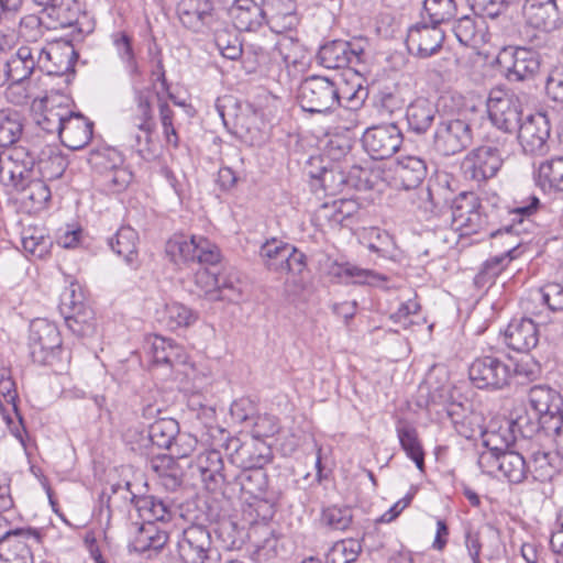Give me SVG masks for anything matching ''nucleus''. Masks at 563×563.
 I'll list each match as a JSON object with an SVG mask.
<instances>
[{
    "mask_svg": "<svg viewBox=\"0 0 563 563\" xmlns=\"http://www.w3.org/2000/svg\"><path fill=\"white\" fill-rule=\"evenodd\" d=\"M319 157H312L309 161L310 168L307 175L310 177V186L314 192L322 190L327 196H335L345 188L356 187L352 172L346 175L339 166H320L313 168L314 163H320Z\"/></svg>",
    "mask_w": 563,
    "mask_h": 563,
    "instance_id": "f3484780",
    "label": "nucleus"
},
{
    "mask_svg": "<svg viewBox=\"0 0 563 563\" xmlns=\"http://www.w3.org/2000/svg\"><path fill=\"white\" fill-rule=\"evenodd\" d=\"M452 229L460 236H467L488 230L487 216L482 211V205L473 192H461L452 201Z\"/></svg>",
    "mask_w": 563,
    "mask_h": 563,
    "instance_id": "0eeeda50",
    "label": "nucleus"
},
{
    "mask_svg": "<svg viewBox=\"0 0 563 563\" xmlns=\"http://www.w3.org/2000/svg\"><path fill=\"white\" fill-rule=\"evenodd\" d=\"M40 542V533L31 528L9 530L0 537V553L9 552L7 560H24L30 555L32 544Z\"/></svg>",
    "mask_w": 563,
    "mask_h": 563,
    "instance_id": "bb28decb",
    "label": "nucleus"
},
{
    "mask_svg": "<svg viewBox=\"0 0 563 563\" xmlns=\"http://www.w3.org/2000/svg\"><path fill=\"white\" fill-rule=\"evenodd\" d=\"M452 31L457 41L470 47H478L484 41L482 27L477 24L475 18L464 15L456 20L453 24Z\"/></svg>",
    "mask_w": 563,
    "mask_h": 563,
    "instance_id": "8fccbe9b",
    "label": "nucleus"
},
{
    "mask_svg": "<svg viewBox=\"0 0 563 563\" xmlns=\"http://www.w3.org/2000/svg\"><path fill=\"white\" fill-rule=\"evenodd\" d=\"M168 534L161 530L154 522H144L136 528V531L129 543V550L136 553H157L167 543Z\"/></svg>",
    "mask_w": 563,
    "mask_h": 563,
    "instance_id": "c85d7f7f",
    "label": "nucleus"
},
{
    "mask_svg": "<svg viewBox=\"0 0 563 563\" xmlns=\"http://www.w3.org/2000/svg\"><path fill=\"white\" fill-rule=\"evenodd\" d=\"M437 113V106L431 100L419 97L408 104L406 119L412 132L423 134L433 124Z\"/></svg>",
    "mask_w": 563,
    "mask_h": 563,
    "instance_id": "f704fd0d",
    "label": "nucleus"
},
{
    "mask_svg": "<svg viewBox=\"0 0 563 563\" xmlns=\"http://www.w3.org/2000/svg\"><path fill=\"white\" fill-rule=\"evenodd\" d=\"M218 280L219 285L212 300H224L232 303H238L242 300V283L235 274L231 272L219 273Z\"/></svg>",
    "mask_w": 563,
    "mask_h": 563,
    "instance_id": "864d4df0",
    "label": "nucleus"
},
{
    "mask_svg": "<svg viewBox=\"0 0 563 563\" xmlns=\"http://www.w3.org/2000/svg\"><path fill=\"white\" fill-rule=\"evenodd\" d=\"M450 192L439 181H430L419 192V208L424 212L437 213L450 202Z\"/></svg>",
    "mask_w": 563,
    "mask_h": 563,
    "instance_id": "de8ad7c7",
    "label": "nucleus"
},
{
    "mask_svg": "<svg viewBox=\"0 0 563 563\" xmlns=\"http://www.w3.org/2000/svg\"><path fill=\"white\" fill-rule=\"evenodd\" d=\"M265 21L275 33H284L298 24L295 0H265Z\"/></svg>",
    "mask_w": 563,
    "mask_h": 563,
    "instance_id": "b1692460",
    "label": "nucleus"
},
{
    "mask_svg": "<svg viewBox=\"0 0 563 563\" xmlns=\"http://www.w3.org/2000/svg\"><path fill=\"white\" fill-rule=\"evenodd\" d=\"M243 495L257 499L273 508L278 500L275 492L268 490V478L264 466L241 471L235 477Z\"/></svg>",
    "mask_w": 563,
    "mask_h": 563,
    "instance_id": "4be33fe9",
    "label": "nucleus"
},
{
    "mask_svg": "<svg viewBox=\"0 0 563 563\" xmlns=\"http://www.w3.org/2000/svg\"><path fill=\"white\" fill-rule=\"evenodd\" d=\"M38 5L43 7L42 14L45 15L51 23L46 27H76L78 33H90L92 27L88 25L84 27L80 18L86 19L82 14L80 3L77 0H35Z\"/></svg>",
    "mask_w": 563,
    "mask_h": 563,
    "instance_id": "dca6fc26",
    "label": "nucleus"
},
{
    "mask_svg": "<svg viewBox=\"0 0 563 563\" xmlns=\"http://www.w3.org/2000/svg\"><path fill=\"white\" fill-rule=\"evenodd\" d=\"M225 452L232 464L242 471L265 466L271 460V448L256 438H230L224 444Z\"/></svg>",
    "mask_w": 563,
    "mask_h": 563,
    "instance_id": "f8f14e48",
    "label": "nucleus"
},
{
    "mask_svg": "<svg viewBox=\"0 0 563 563\" xmlns=\"http://www.w3.org/2000/svg\"><path fill=\"white\" fill-rule=\"evenodd\" d=\"M31 173L32 170L26 169L25 165H15V163L0 155V181L4 186H11L18 190L24 189Z\"/></svg>",
    "mask_w": 563,
    "mask_h": 563,
    "instance_id": "6e6d98bb",
    "label": "nucleus"
},
{
    "mask_svg": "<svg viewBox=\"0 0 563 563\" xmlns=\"http://www.w3.org/2000/svg\"><path fill=\"white\" fill-rule=\"evenodd\" d=\"M457 5L455 0H424L423 12L428 15L430 23L440 26L456 14Z\"/></svg>",
    "mask_w": 563,
    "mask_h": 563,
    "instance_id": "13d9d810",
    "label": "nucleus"
},
{
    "mask_svg": "<svg viewBox=\"0 0 563 563\" xmlns=\"http://www.w3.org/2000/svg\"><path fill=\"white\" fill-rule=\"evenodd\" d=\"M521 243L522 242H518L516 244L509 243V249L507 251L485 261L479 273L475 277L476 283L481 285L493 283L512 260L520 256Z\"/></svg>",
    "mask_w": 563,
    "mask_h": 563,
    "instance_id": "58836bf2",
    "label": "nucleus"
},
{
    "mask_svg": "<svg viewBox=\"0 0 563 563\" xmlns=\"http://www.w3.org/2000/svg\"><path fill=\"white\" fill-rule=\"evenodd\" d=\"M197 320V313L179 302L165 306L163 321L170 330L189 327Z\"/></svg>",
    "mask_w": 563,
    "mask_h": 563,
    "instance_id": "4d7b16f0",
    "label": "nucleus"
},
{
    "mask_svg": "<svg viewBox=\"0 0 563 563\" xmlns=\"http://www.w3.org/2000/svg\"><path fill=\"white\" fill-rule=\"evenodd\" d=\"M297 98L303 111L328 113L340 103V87L327 77L310 76L301 81Z\"/></svg>",
    "mask_w": 563,
    "mask_h": 563,
    "instance_id": "39448f33",
    "label": "nucleus"
},
{
    "mask_svg": "<svg viewBox=\"0 0 563 563\" xmlns=\"http://www.w3.org/2000/svg\"><path fill=\"white\" fill-rule=\"evenodd\" d=\"M405 104L406 99L397 87L384 89L377 95L376 107L382 115L391 117L395 113H400Z\"/></svg>",
    "mask_w": 563,
    "mask_h": 563,
    "instance_id": "052dcab7",
    "label": "nucleus"
},
{
    "mask_svg": "<svg viewBox=\"0 0 563 563\" xmlns=\"http://www.w3.org/2000/svg\"><path fill=\"white\" fill-rule=\"evenodd\" d=\"M42 103L43 110L37 124L46 133L59 136L71 111L67 107L54 106L47 97L42 99Z\"/></svg>",
    "mask_w": 563,
    "mask_h": 563,
    "instance_id": "79ce46f5",
    "label": "nucleus"
},
{
    "mask_svg": "<svg viewBox=\"0 0 563 563\" xmlns=\"http://www.w3.org/2000/svg\"><path fill=\"white\" fill-rule=\"evenodd\" d=\"M211 550V536L203 526L191 525L186 528L177 542L180 563H205Z\"/></svg>",
    "mask_w": 563,
    "mask_h": 563,
    "instance_id": "a211bd4d",
    "label": "nucleus"
},
{
    "mask_svg": "<svg viewBox=\"0 0 563 563\" xmlns=\"http://www.w3.org/2000/svg\"><path fill=\"white\" fill-rule=\"evenodd\" d=\"M46 16L42 14V16L35 14H27L23 16L20 21L19 32L22 37H24L27 42L37 43V40L44 35L43 24L44 19Z\"/></svg>",
    "mask_w": 563,
    "mask_h": 563,
    "instance_id": "338daca9",
    "label": "nucleus"
},
{
    "mask_svg": "<svg viewBox=\"0 0 563 563\" xmlns=\"http://www.w3.org/2000/svg\"><path fill=\"white\" fill-rule=\"evenodd\" d=\"M77 58L78 53L69 41L59 40L41 45L40 71L47 76H65L64 81L68 84Z\"/></svg>",
    "mask_w": 563,
    "mask_h": 563,
    "instance_id": "ddd939ff",
    "label": "nucleus"
},
{
    "mask_svg": "<svg viewBox=\"0 0 563 563\" xmlns=\"http://www.w3.org/2000/svg\"><path fill=\"white\" fill-rule=\"evenodd\" d=\"M473 129L463 112L441 117L433 135V145L443 156L465 151L473 143Z\"/></svg>",
    "mask_w": 563,
    "mask_h": 563,
    "instance_id": "20e7f679",
    "label": "nucleus"
},
{
    "mask_svg": "<svg viewBox=\"0 0 563 563\" xmlns=\"http://www.w3.org/2000/svg\"><path fill=\"white\" fill-rule=\"evenodd\" d=\"M23 132L22 118L16 111H0V146L14 145Z\"/></svg>",
    "mask_w": 563,
    "mask_h": 563,
    "instance_id": "3c124183",
    "label": "nucleus"
},
{
    "mask_svg": "<svg viewBox=\"0 0 563 563\" xmlns=\"http://www.w3.org/2000/svg\"><path fill=\"white\" fill-rule=\"evenodd\" d=\"M131 503L145 522H167L173 518V507L169 501L155 496H137L131 493Z\"/></svg>",
    "mask_w": 563,
    "mask_h": 563,
    "instance_id": "72a5a7b5",
    "label": "nucleus"
},
{
    "mask_svg": "<svg viewBox=\"0 0 563 563\" xmlns=\"http://www.w3.org/2000/svg\"><path fill=\"white\" fill-rule=\"evenodd\" d=\"M396 432L400 446L406 452V455L415 462L416 466L420 471H423L424 452L418 439L416 428L406 421H398Z\"/></svg>",
    "mask_w": 563,
    "mask_h": 563,
    "instance_id": "a19ab883",
    "label": "nucleus"
},
{
    "mask_svg": "<svg viewBox=\"0 0 563 563\" xmlns=\"http://www.w3.org/2000/svg\"><path fill=\"white\" fill-rule=\"evenodd\" d=\"M499 472L514 484H520L528 478L529 466L525 457L512 450H504Z\"/></svg>",
    "mask_w": 563,
    "mask_h": 563,
    "instance_id": "a18cd8bd",
    "label": "nucleus"
},
{
    "mask_svg": "<svg viewBox=\"0 0 563 563\" xmlns=\"http://www.w3.org/2000/svg\"><path fill=\"white\" fill-rule=\"evenodd\" d=\"M59 311L67 328L74 334L84 336L93 330L92 311L86 306L84 292L78 283H70L60 294Z\"/></svg>",
    "mask_w": 563,
    "mask_h": 563,
    "instance_id": "6e6552de",
    "label": "nucleus"
},
{
    "mask_svg": "<svg viewBox=\"0 0 563 563\" xmlns=\"http://www.w3.org/2000/svg\"><path fill=\"white\" fill-rule=\"evenodd\" d=\"M528 463L529 474L538 482L552 479L556 470L551 461V454L548 452H534Z\"/></svg>",
    "mask_w": 563,
    "mask_h": 563,
    "instance_id": "680f3d73",
    "label": "nucleus"
},
{
    "mask_svg": "<svg viewBox=\"0 0 563 563\" xmlns=\"http://www.w3.org/2000/svg\"><path fill=\"white\" fill-rule=\"evenodd\" d=\"M177 13L183 25L194 32H200L212 21V11L207 2L201 0H181Z\"/></svg>",
    "mask_w": 563,
    "mask_h": 563,
    "instance_id": "2f4dec72",
    "label": "nucleus"
},
{
    "mask_svg": "<svg viewBox=\"0 0 563 563\" xmlns=\"http://www.w3.org/2000/svg\"><path fill=\"white\" fill-rule=\"evenodd\" d=\"M353 520L352 509L347 506H329L322 509L320 522L331 531H345Z\"/></svg>",
    "mask_w": 563,
    "mask_h": 563,
    "instance_id": "5fc2aeb1",
    "label": "nucleus"
},
{
    "mask_svg": "<svg viewBox=\"0 0 563 563\" xmlns=\"http://www.w3.org/2000/svg\"><path fill=\"white\" fill-rule=\"evenodd\" d=\"M197 467L202 481L206 483H214L217 485L225 481L222 455L217 450H207L200 453L197 459Z\"/></svg>",
    "mask_w": 563,
    "mask_h": 563,
    "instance_id": "c03bdc74",
    "label": "nucleus"
},
{
    "mask_svg": "<svg viewBox=\"0 0 563 563\" xmlns=\"http://www.w3.org/2000/svg\"><path fill=\"white\" fill-rule=\"evenodd\" d=\"M157 103L159 110V121L163 128V134L166 143L173 147H177L179 144V137L174 126V111L170 106L157 96Z\"/></svg>",
    "mask_w": 563,
    "mask_h": 563,
    "instance_id": "e2e57ef3",
    "label": "nucleus"
},
{
    "mask_svg": "<svg viewBox=\"0 0 563 563\" xmlns=\"http://www.w3.org/2000/svg\"><path fill=\"white\" fill-rule=\"evenodd\" d=\"M363 52V47L358 44L335 40L320 47L318 59L329 69L345 68L358 64Z\"/></svg>",
    "mask_w": 563,
    "mask_h": 563,
    "instance_id": "412c9836",
    "label": "nucleus"
},
{
    "mask_svg": "<svg viewBox=\"0 0 563 563\" xmlns=\"http://www.w3.org/2000/svg\"><path fill=\"white\" fill-rule=\"evenodd\" d=\"M538 294L550 310H563V285L559 283H549L541 287Z\"/></svg>",
    "mask_w": 563,
    "mask_h": 563,
    "instance_id": "774afa93",
    "label": "nucleus"
},
{
    "mask_svg": "<svg viewBox=\"0 0 563 563\" xmlns=\"http://www.w3.org/2000/svg\"><path fill=\"white\" fill-rule=\"evenodd\" d=\"M113 44L128 71L131 75L137 74L139 67L131 45V37L124 32L115 33L113 34Z\"/></svg>",
    "mask_w": 563,
    "mask_h": 563,
    "instance_id": "0e129e2a",
    "label": "nucleus"
},
{
    "mask_svg": "<svg viewBox=\"0 0 563 563\" xmlns=\"http://www.w3.org/2000/svg\"><path fill=\"white\" fill-rule=\"evenodd\" d=\"M298 49L299 46L289 40L278 41L269 53L261 51L257 54V64L262 66L267 65L268 62H271L277 66L280 64H284L286 67H289L290 65L296 66L298 63Z\"/></svg>",
    "mask_w": 563,
    "mask_h": 563,
    "instance_id": "37998d69",
    "label": "nucleus"
},
{
    "mask_svg": "<svg viewBox=\"0 0 563 563\" xmlns=\"http://www.w3.org/2000/svg\"><path fill=\"white\" fill-rule=\"evenodd\" d=\"M537 183L563 192V157L542 162L537 172Z\"/></svg>",
    "mask_w": 563,
    "mask_h": 563,
    "instance_id": "603ef678",
    "label": "nucleus"
},
{
    "mask_svg": "<svg viewBox=\"0 0 563 563\" xmlns=\"http://www.w3.org/2000/svg\"><path fill=\"white\" fill-rule=\"evenodd\" d=\"M506 139L479 145L470 151L462 161L461 167L466 178L478 184L494 178L504 164Z\"/></svg>",
    "mask_w": 563,
    "mask_h": 563,
    "instance_id": "7ed1b4c3",
    "label": "nucleus"
},
{
    "mask_svg": "<svg viewBox=\"0 0 563 563\" xmlns=\"http://www.w3.org/2000/svg\"><path fill=\"white\" fill-rule=\"evenodd\" d=\"M137 242V232L129 225L121 227L113 236L108 239L110 249L133 268L139 266Z\"/></svg>",
    "mask_w": 563,
    "mask_h": 563,
    "instance_id": "c9c22d12",
    "label": "nucleus"
},
{
    "mask_svg": "<svg viewBox=\"0 0 563 563\" xmlns=\"http://www.w3.org/2000/svg\"><path fill=\"white\" fill-rule=\"evenodd\" d=\"M21 243L25 252L35 257L43 258L49 253L51 238L44 230L36 227L24 228L21 232Z\"/></svg>",
    "mask_w": 563,
    "mask_h": 563,
    "instance_id": "09e8293b",
    "label": "nucleus"
},
{
    "mask_svg": "<svg viewBox=\"0 0 563 563\" xmlns=\"http://www.w3.org/2000/svg\"><path fill=\"white\" fill-rule=\"evenodd\" d=\"M528 398L531 408L539 418L543 416L553 418L561 412L562 397L555 389L548 385H536L531 387Z\"/></svg>",
    "mask_w": 563,
    "mask_h": 563,
    "instance_id": "473e14b6",
    "label": "nucleus"
},
{
    "mask_svg": "<svg viewBox=\"0 0 563 563\" xmlns=\"http://www.w3.org/2000/svg\"><path fill=\"white\" fill-rule=\"evenodd\" d=\"M542 208L540 199L537 196H530L527 203L518 206L509 212L512 216L511 224L490 231L489 236L495 239L505 234L507 239H512V233L519 234L527 231L532 225L531 218Z\"/></svg>",
    "mask_w": 563,
    "mask_h": 563,
    "instance_id": "c756f323",
    "label": "nucleus"
},
{
    "mask_svg": "<svg viewBox=\"0 0 563 563\" xmlns=\"http://www.w3.org/2000/svg\"><path fill=\"white\" fill-rule=\"evenodd\" d=\"M161 97V92L152 88H142L134 90V106L131 108L126 119L129 129V145L134 148L139 155L145 157L150 154L153 133L156 130L153 101Z\"/></svg>",
    "mask_w": 563,
    "mask_h": 563,
    "instance_id": "f257e3e1",
    "label": "nucleus"
},
{
    "mask_svg": "<svg viewBox=\"0 0 563 563\" xmlns=\"http://www.w3.org/2000/svg\"><path fill=\"white\" fill-rule=\"evenodd\" d=\"M289 251L290 244L272 239L261 246L260 255L269 271L284 273L286 260L291 254Z\"/></svg>",
    "mask_w": 563,
    "mask_h": 563,
    "instance_id": "49530a36",
    "label": "nucleus"
},
{
    "mask_svg": "<svg viewBox=\"0 0 563 563\" xmlns=\"http://www.w3.org/2000/svg\"><path fill=\"white\" fill-rule=\"evenodd\" d=\"M510 366L495 355L476 357L468 367V377L478 389L500 390L509 385Z\"/></svg>",
    "mask_w": 563,
    "mask_h": 563,
    "instance_id": "1a4fd4ad",
    "label": "nucleus"
},
{
    "mask_svg": "<svg viewBox=\"0 0 563 563\" xmlns=\"http://www.w3.org/2000/svg\"><path fill=\"white\" fill-rule=\"evenodd\" d=\"M147 438L153 445L159 449H173L183 441L184 434H179L178 422L173 418H162L150 424Z\"/></svg>",
    "mask_w": 563,
    "mask_h": 563,
    "instance_id": "4c0bfd02",
    "label": "nucleus"
},
{
    "mask_svg": "<svg viewBox=\"0 0 563 563\" xmlns=\"http://www.w3.org/2000/svg\"><path fill=\"white\" fill-rule=\"evenodd\" d=\"M498 65L510 81L532 78L540 69V54L525 46H506L497 55Z\"/></svg>",
    "mask_w": 563,
    "mask_h": 563,
    "instance_id": "9d476101",
    "label": "nucleus"
},
{
    "mask_svg": "<svg viewBox=\"0 0 563 563\" xmlns=\"http://www.w3.org/2000/svg\"><path fill=\"white\" fill-rule=\"evenodd\" d=\"M402 141V133L394 123L368 128L362 137L363 147L373 159L391 157L399 151Z\"/></svg>",
    "mask_w": 563,
    "mask_h": 563,
    "instance_id": "2eb2a0df",
    "label": "nucleus"
},
{
    "mask_svg": "<svg viewBox=\"0 0 563 563\" xmlns=\"http://www.w3.org/2000/svg\"><path fill=\"white\" fill-rule=\"evenodd\" d=\"M30 356L34 363L54 366L60 361L62 339L57 327L46 319H35L30 324Z\"/></svg>",
    "mask_w": 563,
    "mask_h": 563,
    "instance_id": "423d86ee",
    "label": "nucleus"
},
{
    "mask_svg": "<svg viewBox=\"0 0 563 563\" xmlns=\"http://www.w3.org/2000/svg\"><path fill=\"white\" fill-rule=\"evenodd\" d=\"M508 347L517 352H529L539 342L538 327L532 319L512 320L505 332Z\"/></svg>",
    "mask_w": 563,
    "mask_h": 563,
    "instance_id": "a878e982",
    "label": "nucleus"
},
{
    "mask_svg": "<svg viewBox=\"0 0 563 563\" xmlns=\"http://www.w3.org/2000/svg\"><path fill=\"white\" fill-rule=\"evenodd\" d=\"M91 161L96 165H103L107 169L104 175L106 181L110 189L113 191L123 190L132 179V174L120 167L122 164V157L115 150H104L103 152L93 153Z\"/></svg>",
    "mask_w": 563,
    "mask_h": 563,
    "instance_id": "393cba45",
    "label": "nucleus"
},
{
    "mask_svg": "<svg viewBox=\"0 0 563 563\" xmlns=\"http://www.w3.org/2000/svg\"><path fill=\"white\" fill-rule=\"evenodd\" d=\"M490 441V439L484 440L486 450L478 454L477 465L483 473L494 475L496 471H499L501 454H504V450L499 449L498 446H489Z\"/></svg>",
    "mask_w": 563,
    "mask_h": 563,
    "instance_id": "69168bd1",
    "label": "nucleus"
},
{
    "mask_svg": "<svg viewBox=\"0 0 563 563\" xmlns=\"http://www.w3.org/2000/svg\"><path fill=\"white\" fill-rule=\"evenodd\" d=\"M427 164L419 156H401L394 167V179L397 186L409 190L417 188L427 176Z\"/></svg>",
    "mask_w": 563,
    "mask_h": 563,
    "instance_id": "cd10ccee",
    "label": "nucleus"
},
{
    "mask_svg": "<svg viewBox=\"0 0 563 563\" xmlns=\"http://www.w3.org/2000/svg\"><path fill=\"white\" fill-rule=\"evenodd\" d=\"M151 352L153 361L156 364L174 366L176 364H185L187 362V353L185 349L175 343L172 339L163 336H154Z\"/></svg>",
    "mask_w": 563,
    "mask_h": 563,
    "instance_id": "ea45409f",
    "label": "nucleus"
},
{
    "mask_svg": "<svg viewBox=\"0 0 563 563\" xmlns=\"http://www.w3.org/2000/svg\"><path fill=\"white\" fill-rule=\"evenodd\" d=\"M551 113L529 114L516 131L522 150L532 155H544L549 151L548 140L551 131Z\"/></svg>",
    "mask_w": 563,
    "mask_h": 563,
    "instance_id": "4468645a",
    "label": "nucleus"
},
{
    "mask_svg": "<svg viewBox=\"0 0 563 563\" xmlns=\"http://www.w3.org/2000/svg\"><path fill=\"white\" fill-rule=\"evenodd\" d=\"M230 3L228 12L234 26L239 31L253 32L258 30L265 21L264 7L254 0H224Z\"/></svg>",
    "mask_w": 563,
    "mask_h": 563,
    "instance_id": "5701e85b",
    "label": "nucleus"
},
{
    "mask_svg": "<svg viewBox=\"0 0 563 563\" xmlns=\"http://www.w3.org/2000/svg\"><path fill=\"white\" fill-rule=\"evenodd\" d=\"M487 109L492 123L505 133H515L523 121L520 99L514 92L493 90Z\"/></svg>",
    "mask_w": 563,
    "mask_h": 563,
    "instance_id": "9b49d317",
    "label": "nucleus"
},
{
    "mask_svg": "<svg viewBox=\"0 0 563 563\" xmlns=\"http://www.w3.org/2000/svg\"><path fill=\"white\" fill-rule=\"evenodd\" d=\"M35 165L42 178L54 180L63 176L68 162L57 146L47 144L37 154Z\"/></svg>",
    "mask_w": 563,
    "mask_h": 563,
    "instance_id": "e433bc0d",
    "label": "nucleus"
},
{
    "mask_svg": "<svg viewBox=\"0 0 563 563\" xmlns=\"http://www.w3.org/2000/svg\"><path fill=\"white\" fill-rule=\"evenodd\" d=\"M522 11L536 29L551 32L563 25V0H526Z\"/></svg>",
    "mask_w": 563,
    "mask_h": 563,
    "instance_id": "6ab92c4d",
    "label": "nucleus"
},
{
    "mask_svg": "<svg viewBox=\"0 0 563 563\" xmlns=\"http://www.w3.org/2000/svg\"><path fill=\"white\" fill-rule=\"evenodd\" d=\"M93 124L81 114L71 112L65 122L59 139L70 150L85 147L92 137Z\"/></svg>",
    "mask_w": 563,
    "mask_h": 563,
    "instance_id": "7c9ffc66",
    "label": "nucleus"
},
{
    "mask_svg": "<svg viewBox=\"0 0 563 563\" xmlns=\"http://www.w3.org/2000/svg\"><path fill=\"white\" fill-rule=\"evenodd\" d=\"M361 543L355 539H346L334 543L327 554L328 563H352L361 552Z\"/></svg>",
    "mask_w": 563,
    "mask_h": 563,
    "instance_id": "bf43d9fd",
    "label": "nucleus"
},
{
    "mask_svg": "<svg viewBox=\"0 0 563 563\" xmlns=\"http://www.w3.org/2000/svg\"><path fill=\"white\" fill-rule=\"evenodd\" d=\"M443 41L444 32L440 26L421 21L409 27L406 45L411 54L428 58L438 53Z\"/></svg>",
    "mask_w": 563,
    "mask_h": 563,
    "instance_id": "aec40b11",
    "label": "nucleus"
},
{
    "mask_svg": "<svg viewBox=\"0 0 563 563\" xmlns=\"http://www.w3.org/2000/svg\"><path fill=\"white\" fill-rule=\"evenodd\" d=\"M165 253L175 264L199 263L213 266L221 258L219 247L201 235L174 234L166 242Z\"/></svg>",
    "mask_w": 563,
    "mask_h": 563,
    "instance_id": "f03ea898",
    "label": "nucleus"
}]
</instances>
